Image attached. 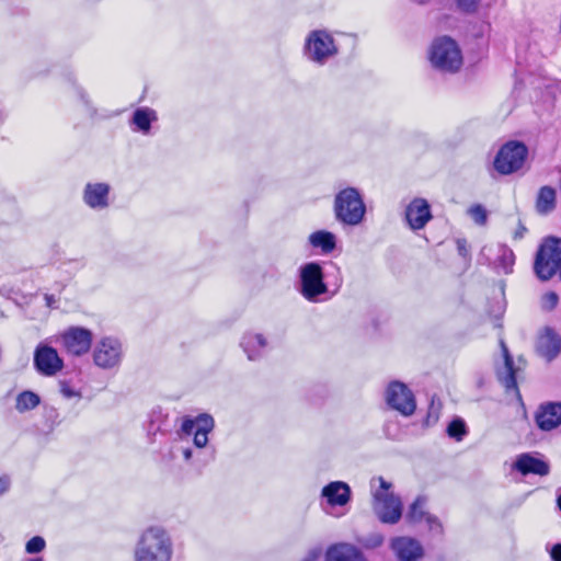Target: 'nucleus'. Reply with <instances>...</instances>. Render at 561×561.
<instances>
[{"label": "nucleus", "mask_w": 561, "mask_h": 561, "mask_svg": "<svg viewBox=\"0 0 561 561\" xmlns=\"http://www.w3.org/2000/svg\"><path fill=\"white\" fill-rule=\"evenodd\" d=\"M44 298H45V301H46V306H47V307H53V306H54V304L56 302L55 297H54L53 295H48V294H46V295L44 296Z\"/></svg>", "instance_id": "79ce46f5"}, {"label": "nucleus", "mask_w": 561, "mask_h": 561, "mask_svg": "<svg viewBox=\"0 0 561 561\" xmlns=\"http://www.w3.org/2000/svg\"><path fill=\"white\" fill-rule=\"evenodd\" d=\"M41 403V398L37 393L25 390L18 394L15 399V409L20 413L34 410Z\"/></svg>", "instance_id": "c85d7f7f"}, {"label": "nucleus", "mask_w": 561, "mask_h": 561, "mask_svg": "<svg viewBox=\"0 0 561 561\" xmlns=\"http://www.w3.org/2000/svg\"><path fill=\"white\" fill-rule=\"evenodd\" d=\"M471 218L479 225H483L486 221V211L481 205L472 206L469 209Z\"/></svg>", "instance_id": "72a5a7b5"}, {"label": "nucleus", "mask_w": 561, "mask_h": 561, "mask_svg": "<svg viewBox=\"0 0 561 561\" xmlns=\"http://www.w3.org/2000/svg\"><path fill=\"white\" fill-rule=\"evenodd\" d=\"M173 540L162 527L151 526L145 529L134 550V561H172Z\"/></svg>", "instance_id": "f257e3e1"}, {"label": "nucleus", "mask_w": 561, "mask_h": 561, "mask_svg": "<svg viewBox=\"0 0 561 561\" xmlns=\"http://www.w3.org/2000/svg\"><path fill=\"white\" fill-rule=\"evenodd\" d=\"M267 345V340L262 334L254 332L245 333L240 342V346L250 360L261 358L266 353Z\"/></svg>", "instance_id": "5701e85b"}, {"label": "nucleus", "mask_w": 561, "mask_h": 561, "mask_svg": "<svg viewBox=\"0 0 561 561\" xmlns=\"http://www.w3.org/2000/svg\"><path fill=\"white\" fill-rule=\"evenodd\" d=\"M500 346L503 363L496 368L497 378L507 391H513L518 394L516 378L519 367H515L510 351L503 340H500Z\"/></svg>", "instance_id": "dca6fc26"}, {"label": "nucleus", "mask_w": 561, "mask_h": 561, "mask_svg": "<svg viewBox=\"0 0 561 561\" xmlns=\"http://www.w3.org/2000/svg\"><path fill=\"white\" fill-rule=\"evenodd\" d=\"M25 561H44L43 558L38 557V558H32V559H27Z\"/></svg>", "instance_id": "a18cd8bd"}, {"label": "nucleus", "mask_w": 561, "mask_h": 561, "mask_svg": "<svg viewBox=\"0 0 561 561\" xmlns=\"http://www.w3.org/2000/svg\"><path fill=\"white\" fill-rule=\"evenodd\" d=\"M481 256L496 268H501L505 274L512 272L515 256L513 251L504 244H490L481 250Z\"/></svg>", "instance_id": "2eb2a0df"}, {"label": "nucleus", "mask_w": 561, "mask_h": 561, "mask_svg": "<svg viewBox=\"0 0 561 561\" xmlns=\"http://www.w3.org/2000/svg\"><path fill=\"white\" fill-rule=\"evenodd\" d=\"M527 153L528 149L523 142L508 141L499 150L494 160V169L501 174H512L522 169Z\"/></svg>", "instance_id": "6e6552de"}, {"label": "nucleus", "mask_w": 561, "mask_h": 561, "mask_svg": "<svg viewBox=\"0 0 561 561\" xmlns=\"http://www.w3.org/2000/svg\"><path fill=\"white\" fill-rule=\"evenodd\" d=\"M158 122V113L156 110L141 106L133 112L129 119V126L133 131L149 135L151 131V124Z\"/></svg>", "instance_id": "412c9836"}, {"label": "nucleus", "mask_w": 561, "mask_h": 561, "mask_svg": "<svg viewBox=\"0 0 561 561\" xmlns=\"http://www.w3.org/2000/svg\"><path fill=\"white\" fill-rule=\"evenodd\" d=\"M11 485V479L9 476L0 477V496L9 491Z\"/></svg>", "instance_id": "e433bc0d"}, {"label": "nucleus", "mask_w": 561, "mask_h": 561, "mask_svg": "<svg viewBox=\"0 0 561 561\" xmlns=\"http://www.w3.org/2000/svg\"><path fill=\"white\" fill-rule=\"evenodd\" d=\"M302 54L308 61L324 66L337 56L339 46L329 31L313 30L305 38Z\"/></svg>", "instance_id": "f03ea898"}, {"label": "nucleus", "mask_w": 561, "mask_h": 561, "mask_svg": "<svg viewBox=\"0 0 561 561\" xmlns=\"http://www.w3.org/2000/svg\"><path fill=\"white\" fill-rule=\"evenodd\" d=\"M561 263V239L548 238L539 248L535 260L536 275L542 279H550Z\"/></svg>", "instance_id": "423d86ee"}, {"label": "nucleus", "mask_w": 561, "mask_h": 561, "mask_svg": "<svg viewBox=\"0 0 561 561\" xmlns=\"http://www.w3.org/2000/svg\"><path fill=\"white\" fill-rule=\"evenodd\" d=\"M447 433L451 438H455L458 442L461 440L467 433L465 422L459 419L454 420L449 423Z\"/></svg>", "instance_id": "c756f323"}, {"label": "nucleus", "mask_w": 561, "mask_h": 561, "mask_svg": "<svg viewBox=\"0 0 561 561\" xmlns=\"http://www.w3.org/2000/svg\"><path fill=\"white\" fill-rule=\"evenodd\" d=\"M550 556L553 561H561V543H557L551 548Z\"/></svg>", "instance_id": "58836bf2"}, {"label": "nucleus", "mask_w": 561, "mask_h": 561, "mask_svg": "<svg viewBox=\"0 0 561 561\" xmlns=\"http://www.w3.org/2000/svg\"><path fill=\"white\" fill-rule=\"evenodd\" d=\"M431 219V208L424 198H414L405 208L407 224L414 231L423 229Z\"/></svg>", "instance_id": "f3484780"}, {"label": "nucleus", "mask_w": 561, "mask_h": 561, "mask_svg": "<svg viewBox=\"0 0 561 561\" xmlns=\"http://www.w3.org/2000/svg\"><path fill=\"white\" fill-rule=\"evenodd\" d=\"M112 187L105 182H89L82 191L83 203L93 210H104L111 205Z\"/></svg>", "instance_id": "4468645a"}, {"label": "nucleus", "mask_w": 561, "mask_h": 561, "mask_svg": "<svg viewBox=\"0 0 561 561\" xmlns=\"http://www.w3.org/2000/svg\"><path fill=\"white\" fill-rule=\"evenodd\" d=\"M391 548L401 561L417 559L423 553L420 542L410 537H398L392 539Z\"/></svg>", "instance_id": "4be33fe9"}, {"label": "nucleus", "mask_w": 561, "mask_h": 561, "mask_svg": "<svg viewBox=\"0 0 561 561\" xmlns=\"http://www.w3.org/2000/svg\"><path fill=\"white\" fill-rule=\"evenodd\" d=\"M537 425L543 431H550L561 424V403L541 405L536 414Z\"/></svg>", "instance_id": "b1692460"}, {"label": "nucleus", "mask_w": 561, "mask_h": 561, "mask_svg": "<svg viewBox=\"0 0 561 561\" xmlns=\"http://www.w3.org/2000/svg\"><path fill=\"white\" fill-rule=\"evenodd\" d=\"M325 561H367V559L353 545L337 543L328 549Z\"/></svg>", "instance_id": "393cba45"}, {"label": "nucleus", "mask_w": 561, "mask_h": 561, "mask_svg": "<svg viewBox=\"0 0 561 561\" xmlns=\"http://www.w3.org/2000/svg\"><path fill=\"white\" fill-rule=\"evenodd\" d=\"M526 232V228L519 224L517 230L514 233L515 239H522Z\"/></svg>", "instance_id": "a19ab883"}, {"label": "nucleus", "mask_w": 561, "mask_h": 561, "mask_svg": "<svg viewBox=\"0 0 561 561\" xmlns=\"http://www.w3.org/2000/svg\"><path fill=\"white\" fill-rule=\"evenodd\" d=\"M456 7L463 13H474L480 4V0H455Z\"/></svg>", "instance_id": "473e14b6"}, {"label": "nucleus", "mask_w": 561, "mask_h": 561, "mask_svg": "<svg viewBox=\"0 0 561 561\" xmlns=\"http://www.w3.org/2000/svg\"><path fill=\"white\" fill-rule=\"evenodd\" d=\"M320 552L317 550H312L308 553V556L302 561H317L319 558Z\"/></svg>", "instance_id": "ea45409f"}, {"label": "nucleus", "mask_w": 561, "mask_h": 561, "mask_svg": "<svg viewBox=\"0 0 561 561\" xmlns=\"http://www.w3.org/2000/svg\"><path fill=\"white\" fill-rule=\"evenodd\" d=\"M183 457L185 460H190L192 458V450L190 448L183 449Z\"/></svg>", "instance_id": "c03bdc74"}, {"label": "nucleus", "mask_w": 561, "mask_h": 561, "mask_svg": "<svg viewBox=\"0 0 561 561\" xmlns=\"http://www.w3.org/2000/svg\"><path fill=\"white\" fill-rule=\"evenodd\" d=\"M60 393L66 399H80L81 393L77 389H75L67 380H60L58 382Z\"/></svg>", "instance_id": "2f4dec72"}, {"label": "nucleus", "mask_w": 561, "mask_h": 561, "mask_svg": "<svg viewBox=\"0 0 561 561\" xmlns=\"http://www.w3.org/2000/svg\"><path fill=\"white\" fill-rule=\"evenodd\" d=\"M425 506L426 497L419 496L410 506V510L407 514L408 522L417 524L424 520L427 524L430 530L440 533L443 529L442 524L435 516L428 514L425 511Z\"/></svg>", "instance_id": "6ab92c4d"}, {"label": "nucleus", "mask_w": 561, "mask_h": 561, "mask_svg": "<svg viewBox=\"0 0 561 561\" xmlns=\"http://www.w3.org/2000/svg\"><path fill=\"white\" fill-rule=\"evenodd\" d=\"M351 494L350 485L343 481L330 482L321 491V496L332 507L346 505L351 500Z\"/></svg>", "instance_id": "aec40b11"}, {"label": "nucleus", "mask_w": 561, "mask_h": 561, "mask_svg": "<svg viewBox=\"0 0 561 561\" xmlns=\"http://www.w3.org/2000/svg\"><path fill=\"white\" fill-rule=\"evenodd\" d=\"M557 504L559 510L561 511V494L558 496Z\"/></svg>", "instance_id": "49530a36"}, {"label": "nucleus", "mask_w": 561, "mask_h": 561, "mask_svg": "<svg viewBox=\"0 0 561 561\" xmlns=\"http://www.w3.org/2000/svg\"><path fill=\"white\" fill-rule=\"evenodd\" d=\"M457 249H458L459 254L462 257H467L469 255V250H468V245H467V241L466 240L458 239L457 240Z\"/></svg>", "instance_id": "4c0bfd02"}, {"label": "nucleus", "mask_w": 561, "mask_h": 561, "mask_svg": "<svg viewBox=\"0 0 561 561\" xmlns=\"http://www.w3.org/2000/svg\"><path fill=\"white\" fill-rule=\"evenodd\" d=\"M334 214L337 221L347 226L359 225L365 217L364 199L355 187L341 190L334 198Z\"/></svg>", "instance_id": "7ed1b4c3"}, {"label": "nucleus", "mask_w": 561, "mask_h": 561, "mask_svg": "<svg viewBox=\"0 0 561 561\" xmlns=\"http://www.w3.org/2000/svg\"><path fill=\"white\" fill-rule=\"evenodd\" d=\"M300 293L309 301H317L320 295L328 291L323 280L322 267L319 263H306L299 268Z\"/></svg>", "instance_id": "1a4fd4ad"}, {"label": "nucleus", "mask_w": 561, "mask_h": 561, "mask_svg": "<svg viewBox=\"0 0 561 561\" xmlns=\"http://www.w3.org/2000/svg\"><path fill=\"white\" fill-rule=\"evenodd\" d=\"M383 542V537L380 534H374L367 537L363 545L367 548H376L379 547Z\"/></svg>", "instance_id": "c9c22d12"}, {"label": "nucleus", "mask_w": 561, "mask_h": 561, "mask_svg": "<svg viewBox=\"0 0 561 561\" xmlns=\"http://www.w3.org/2000/svg\"><path fill=\"white\" fill-rule=\"evenodd\" d=\"M335 270H336V273H337V278H336V282H335V286L339 288L342 284V278H341V271H340V267L335 266Z\"/></svg>", "instance_id": "37998d69"}, {"label": "nucleus", "mask_w": 561, "mask_h": 561, "mask_svg": "<svg viewBox=\"0 0 561 561\" xmlns=\"http://www.w3.org/2000/svg\"><path fill=\"white\" fill-rule=\"evenodd\" d=\"M215 421L210 414L203 413L196 417H185L181 425L182 433L194 434V445L203 448L208 444V434L214 430Z\"/></svg>", "instance_id": "ddd939ff"}, {"label": "nucleus", "mask_w": 561, "mask_h": 561, "mask_svg": "<svg viewBox=\"0 0 561 561\" xmlns=\"http://www.w3.org/2000/svg\"><path fill=\"white\" fill-rule=\"evenodd\" d=\"M93 363L103 370H116L124 358L122 342L113 336L100 339L92 352Z\"/></svg>", "instance_id": "0eeeda50"}, {"label": "nucleus", "mask_w": 561, "mask_h": 561, "mask_svg": "<svg viewBox=\"0 0 561 561\" xmlns=\"http://www.w3.org/2000/svg\"><path fill=\"white\" fill-rule=\"evenodd\" d=\"M309 243L314 249H320L322 253H331L336 247V237L327 230H318L309 236Z\"/></svg>", "instance_id": "bb28decb"}, {"label": "nucleus", "mask_w": 561, "mask_h": 561, "mask_svg": "<svg viewBox=\"0 0 561 561\" xmlns=\"http://www.w3.org/2000/svg\"><path fill=\"white\" fill-rule=\"evenodd\" d=\"M68 354L82 356L87 354L92 345L93 334L89 329L82 327H70L56 336Z\"/></svg>", "instance_id": "9d476101"}, {"label": "nucleus", "mask_w": 561, "mask_h": 561, "mask_svg": "<svg viewBox=\"0 0 561 561\" xmlns=\"http://www.w3.org/2000/svg\"><path fill=\"white\" fill-rule=\"evenodd\" d=\"M556 190L551 186H542L537 195L536 210L540 215L550 214L556 208Z\"/></svg>", "instance_id": "cd10ccee"}, {"label": "nucleus", "mask_w": 561, "mask_h": 561, "mask_svg": "<svg viewBox=\"0 0 561 561\" xmlns=\"http://www.w3.org/2000/svg\"><path fill=\"white\" fill-rule=\"evenodd\" d=\"M379 489L374 491L373 508L378 518L386 524H396L402 516V503L391 491V483L378 478Z\"/></svg>", "instance_id": "39448f33"}, {"label": "nucleus", "mask_w": 561, "mask_h": 561, "mask_svg": "<svg viewBox=\"0 0 561 561\" xmlns=\"http://www.w3.org/2000/svg\"><path fill=\"white\" fill-rule=\"evenodd\" d=\"M558 301H559V297L556 293L553 291H549L547 294H545L541 298V307L545 309V310H552L553 308L557 307L558 305Z\"/></svg>", "instance_id": "f704fd0d"}, {"label": "nucleus", "mask_w": 561, "mask_h": 561, "mask_svg": "<svg viewBox=\"0 0 561 561\" xmlns=\"http://www.w3.org/2000/svg\"><path fill=\"white\" fill-rule=\"evenodd\" d=\"M45 539L41 536H35L26 542L25 550L27 553L34 554L42 552L45 549Z\"/></svg>", "instance_id": "7c9ffc66"}, {"label": "nucleus", "mask_w": 561, "mask_h": 561, "mask_svg": "<svg viewBox=\"0 0 561 561\" xmlns=\"http://www.w3.org/2000/svg\"><path fill=\"white\" fill-rule=\"evenodd\" d=\"M33 364L36 371L45 377L56 376L64 368V359L47 342H41L35 347Z\"/></svg>", "instance_id": "9b49d317"}, {"label": "nucleus", "mask_w": 561, "mask_h": 561, "mask_svg": "<svg viewBox=\"0 0 561 561\" xmlns=\"http://www.w3.org/2000/svg\"><path fill=\"white\" fill-rule=\"evenodd\" d=\"M431 65L443 72H457L462 66V54L458 44L448 36L436 38L430 48Z\"/></svg>", "instance_id": "20e7f679"}, {"label": "nucleus", "mask_w": 561, "mask_h": 561, "mask_svg": "<svg viewBox=\"0 0 561 561\" xmlns=\"http://www.w3.org/2000/svg\"><path fill=\"white\" fill-rule=\"evenodd\" d=\"M537 347L543 357L551 360L561 350V339L551 329H546L539 336Z\"/></svg>", "instance_id": "a878e982"}, {"label": "nucleus", "mask_w": 561, "mask_h": 561, "mask_svg": "<svg viewBox=\"0 0 561 561\" xmlns=\"http://www.w3.org/2000/svg\"><path fill=\"white\" fill-rule=\"evenodd\" d=\"M513 469L520 472L523 476L531 473L543 477L549 473L550 466L542 458L526 453L517 456L513 463Z\"/></svg>", "instance_id": "a211bd4d"}, {"label": "nucleus", "mask_w": 561, "mask_h": 561, "mask_svg": "<svg viewBox=\"0 0 561 561\" xmlns=\"http://www.w3.org/2000/svg\"><path fill=\"white\" fill-rule=\"evenodd\" d=\"M387 404L403 416H411L416 409L413 392L407 385L400 381H392L386 390Z\"/></svg>", "instance_id": "f8f14e48"}]
</instances>
